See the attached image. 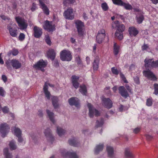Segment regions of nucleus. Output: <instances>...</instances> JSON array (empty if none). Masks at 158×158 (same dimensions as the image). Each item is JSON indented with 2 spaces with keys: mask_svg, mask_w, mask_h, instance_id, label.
<instances>
[{
  "mask_svg": "<svg viewBox=\"0 0 158 158\" xmlns=\"http://www.w3.org/2000/svg\"><path fill=\"white\" fill-rule=\"evenodd\" d=\"M149 49V46L147 44H144L142 46V50L143 51H148Z\"/></svg>",
  "mask_w": 158,
  "mask_h": 158,
  "instance_id": "603ef678",
  "label": "nucleus"
},
{
  "mask_svg": "<svg viewBox=\"0 0 158 158\" xmlns=\"http://www.w3.org/2000/svg\"><path fill=\"white\" fill-rule=\"evenodd\" d=\"M60 59L62 61H70L72 59V56L70 51L63 50L60 53Z\"/></svg>",
  "mask_w": 158,
  "mask_h": 158,
  "instance_id": "f03ea898",
  "label": "nucleus"
},
{
  "mask_svg": "<svg viewBox=\"0 0 158 158\" xmlns=\"http://www.w3.org/2000/svg\"><path fill=\"white\" fill-rule=\"evenodd\" d=\"M0 17L2 19H3L4 20H9L10 19L9 18H8L4 15H1Z\"/></svg>",
  "mask_w": 158,
  "mask_h": 158,
  "instance_id": "0e129e2a",
  "label": "nucleus"
},
{
  "mask_svg": "<svg viewBox=\"0 0 158 158\" xmlns=\"http://www.w3.org/2000/svg\"><path fill=\"white\" fill-rule=\"evenodd\" d=\"M75 2V0H64L63 3L64 6H67L69 4L73 3Z\"/></svg>",
  "mask_w": 158,
  "mask_h": 158,
  "instance_id": "58836bf2",
  "label": "nucleus"
},
{
  "mask_svg": "<svg viewBox=\"0 0 158 158\" xmlns=\"http://www.w3.org/2000/svg\"><path fill=\"white\" fill-rule=\"evenodd\" d=\"M143 74L145 77L153 81L157 80V78L155 74L149 70L144 71Z\"/></svg>",
  "mask_w": 158,
  "mask_h": 158,
  "instance_id": "9d476101",
  "label": "nucleus"
},
{
  "mask_svg": "<svg viewBox=\"0 0 158 158\" xmlns=\"http://www.w3.org/2000/svg\"><path fill=\"white\" fill-rule=\"evenodd\" d=\"M105 36V31L104 29H102L99 31L96 37L97 42L99 44L102 43L103 41Z\"/></svg>",
  "mask_w": 158,
  "mask_h": 158,
  "instance_id": "6e6552de",
  "label": "nucleus"
},
{
  "mask_svg": "<svg viewBox=\"0 0 158 158\" xmlns=\"http://www.w3.org/2000/svg\"><path fill=\"white\" fill-rule=\"evenodd\" d=\"M33 31V35L36 38H40L43 34L42 29L37 26L34 27Z\"/></svg>",
  "mask_w": 158,
  "mask_h": 158,
  "instance_id": "ddd939ff",
  "label": "nucleus"
},
{
  "mask_svg": "<svg viewBox=\"0 0 158 158\" xmlns=\"http://www.w3.org/2000/svg\"><path fill=\"white\" fill-rule=\"evenodd\" d=\"M15 26H16L15 24H10L8 26L7 28L9 30L10 33L12 37H16L17 35V30L13 28Z\"/></svg>",
  "mask_w": 158,
  "mask_h": 158,
  "instance_id": "4468645a",
  "label": "nucleus"
},
{
  "mask_svg": "<svg viewBox=\"0 0 158 158\" xmlns=\"http://www.w3.org/2000/svg\"><path fill=\"white\" fill-rule=\"evenodd\" d=\"M43 27L44 29L49 32H52L55 29V25L53 24L52 22L48 20H46L44 22Z\"/></svg>",
  "mask_w": 158,
  "mask_h": 158,
  "instance_id": "39448f33",
  "label": "nucleus"
},
{
  "mask_svg": "<svg viewBox=\"0 0 158 158\" xmlns=\"http://www.w3.org/2000/svg\"><path fill=\"white\" fill-rule=\"evenodd\" d=\"M120 75L121 78L122 79V80L124 81V82L125 83H128L127 81L126 80L125 77L124 75L121 73H120Z\"/></svg>",
  "mask_w": 158,
  "mask_h": 158,
  "instance_id": "6e6d98bb",
  "label": "nucleus"
},
{
  "mask_svg": "<svg viewBox=\"0 0 158 158\" xmlns=\"http://www.w3.org/2000/svg\"><path fill=\"white\" fill-rule=\"evenodd\" d=\"M10 127L6 123L1 124L0 125V132L2 136L4 137L9 131Z\"/></svg>",
  "mask_w": 158,
  "mask_h": 158,
  "instance_id": "1a4fd4ad",
  "label": "nucleus"
},
{
  "mask_svg": "<svg viewBox=\"0 0 158 158\" xmlns=\"http://www.w3.org/2000/svg\"><path fill=\"white\" fill-rule=\"evenodd\" d=\"M154 94L156 95L158 94V84L155 83L154 85Z\"/></svg>",
  "mask_w": 158,
  "mask_h": 158,
  "instance_id": "3c124183",
  "label": "nucleus"
},
{
  "mask_svg": "<svg viewBox=\"0 0 158 158\" xmlns=\"http://www.w3.org/2000/svg\"><path fill=\"white\" fill-rule=\"evenodd\" d=\"M134 79L135 82L137 84L139 83V79L138 77L136 76L135 77H134Z\"/></svg>",
  "mask_w": 158,
  "mask_h": 158,
  "instance_id": "69168bd1",
  "label": "nucleus"
},
{
  "mask_svg": "<svg viewBox=\"0 0 158 158\" xmlns=\"http://www.w3.org/2000/svg\"><path fill=\"white\" fill-rule=\"evenodd\" d=\"M18 139V141L19 143H22L23 141V139L21 137V136H19L18 137H17Z\"/></svg>",
  "mask_w": 158,
  "mask_h": 158,
  "instance_id": "774afa93",
  "label": "nucleus"
},
{
  "mask_svg": "<svg viewBox=\"0 0 158 158\" xmlns=\"http://www.w3.org/2000/svg\"><path fill=\"white\" fill-rule=\"evenodd\" d=\"M15 19L20 29L24 30L27 28L28 24L26 21L24 19L18 16L15 17Z\"/></svg>",
  "mask_w": 158,
  "mask_h": 158,
  "instance_id": "20e7f679",
  "label": "nucleus"
},
{
  "mask_svg": "<svg viewBox=\"0 0 158 158\" xmlns=\"http://www.w3.org/2000/svg\"><path fill=\"white\" fill-rule=\"evenodd\" d=\"M102 105L105 107L109 109L112 106L113 103L109 98H105L102 97Z\"/></svg>",
  "mask_w": 158,
  "mask_h": 158,
  "instance_id": "f8f14e48",
  "label": "nucleus"
},
{
  "mask_svg": "<svg viewBox=\"0 0 158 158\" xmlns=\"http://www.w3.org/2000/svg\"><path fill=\"white\" fill-rule=\"evenodd\" d=\"M11 130L12 132L17 137L19 136H21L22 131L19 128L15 127H14L12 128Z\"/></svg>",
  "mask_w": 158,
  "mask_h": 158,
  "instance_id": "393cba45",
  "label": "nucleus"
},
{
  "mask_svg": "<svg viewBox=\"0 0 158 158\" xmlns=\"http://www.w3.org/2000/svg\"><path fill=\"white\" fill-rule=\"evenodd\" d=\"M6 94V92L3 88L2 87H0V96L4 97Z\"/></svg>",
  "mask_w": 158,
  "mask_h": 158,
  "instance_id": "8fccbe9b",
  "label": "nucleus"
},
{
  "mask_svg": "<svg viewBox=\"0 0 158 158\" xmlns=\"http://www.w3.org/2000/svg\"><path fill=\"white\" fill-rule=\"evenodd\" d=\"M103 145L102 144H99L97 145L95 149V153L98 154L99 152L102 151L103 149Z\"/></svg>",
  "mask_w": 158,
  "mask_h": 158,
  "instance_id": "c756f323",
  "label": "nucleus"
},
{
  "mask_svg": "<svg viewBox=\"0 0 158 158\" xmlns=\"http://www.w3.org/2000/svg\"><path fill=\"white\" fill-rule=\"evenodd\" d=\"M152 104V98L148 99L146 101V105L148 106H151Z\"/></svg>",
  "mask_w": 158,
  "mask_h": 158,
  "instance_id": "de8ad7c7",
  "label": "nucleus"
},
{
  "mask_svg": "<svg viewBox=\"0 0 158 158\" xmlns=\"http://www.w3.org/2000/svg\"><path fill=\"white\" fill-rule=\"evenodd\" d=\"M47 57L52 60L55 59L56 56V52L54 49H51L49 50L47 53Z\"/></svg>",
  "mask_w": 158,
  "mask_h": 158,
  "instance_id": "412c9836",
  "label": "nucleus"
},
{
  "mask_svg": "<svg viewBox=\"0 0 158 158\" xmlns=\"http://www.w3.org/2000/svg\"><path fill=\"white\" fill-rule=\"evenodd\" d=\"M46 112L50 120L53 123H55V120L54 119V114L52 112L50 111L49 110H47Z\"/></svg>",
  "mask_w": 158,
  "mask_h": 158,
  "instance_id": "c85d7f7f",
  "label": "nucleus"
},
{
  "mask_svg": "<svg viewBox=\"0 0 158 158\" xmlns=\"http://www.w3.org/2000/svg\"><path fill=\"white\" fill-rule=\"evenodd\" d=\"M44 133L47 140L51 141H52L53 140L54 138L51 134L49 129L47 128L45 130Z\"/></svg>",
  "mask_w": 158,
  "mask_h": 158,
  "instance_id": "4be33fe9",
  "label": "nucleus"
},
{
  "mask_svg": "<svg viewBox=\"0 0 158 158\" xmlns=\"http://www.w3.org/2000/svg\"><path fill=\"white\" fill-rule=\"evenodd\" d=\"M65 131L62 128L57 127V132L60 136H61L65 134Z\"/></svg>",
  "mask_w": 158,
  "mask_h": 158,
  "instance_id": "f704fd0d",
  "label": "nucleus"
},
{
  "mask_svg": "<svg viewBox=\"0 0 158 158\" xmlns=\"http://www.w3.org/2000/svg\"><path fill=\"white\" fill-rule=\"evenodd\" d=\"M79 91L82 94L86 95L87 91L85 86L84 85H81L80 87Z\"/></svg>",
  "mask_w": 158,
  "mask_h": 158,
  "instance_id": "473e14b6",
  "label": "nucleus"
},
{
  "mask_svg": "<svg viewBox=\"0 0 158 158\" xmlns=\"http://www.w3.org/2000/svg\"><path fill=\"white\" fill-rule=\"evenodd\" d=\"M2 79L4 82H6L7 81V77L4 75H3L2 76Z\"/></svg>",
  "mask_w": 158,
  "mask_h": 158,
  "instance_id": "680f3d73",
  "label": "nucleus"
},
{
  "mask_svg": "<svg viewBox=\"0 0 158 158\" xmlns=\"http://www.w3.org/2000/svg\"><path fill=\"white\" fill-rule=\"evenodd\" d=\"M12 54L14 56H16L19 53L18 51L16 49H13L12 52Z\"/></svg>",
  "mask_w": 158,
  "mask_h": 158,
  "instance_id": "13d9d810",
  "label": "nucleus"
},
{
  "mask_svg": "<svg viewBox=\"0 0 158 158\" xmlns=\"http://www.w3.org/2000/svg\"><path fill=\"white\" fill-rule=\"evenodd\" d=\"M113 3L116 5L121 6L123 2L122 0H112Z\"/></svg>",
  "mask_w": 158,
  "mask_h": 158,
  "instance_id": "a18cd8bd",
  "label": "nucleus"
},
{
  "mask_svg": "<svg viewBox=\"0 0 158 158\" xmlns=\"http://www.w3.org/2000/svg\"><path fill=\"white\" fill-rule=\"evenodd\" d=\"M79 77L78 76H73L72 77V82L74 87L76 89H77L79 86V84L77 82Z\"/></svg>",
  "mask_w": 158,
  "mask_h": 158,
  "instance_id": "5701e85b",
  "label": "nucleus"
},
{
  "mask_svg": "<svg viewBox=\"0 0 158 158\" xmlns=\"http://www.w3.org/2000/svg\"><path fill=\"white\" fill-rule=\"evenodd\" d=\"M129 32L131 36H135L138 33V31L134 27H129Z\"/></svg>",
  "mask_w": 158,
  "mask_h": 158,
  "instance_id": "bb28decb",
  "label": "nucleus"
},
{
  "mask_svg": "<svg viewBox=\"0 0 158 158\" xmlns=\"http://www.w3.org/2000/svg\"><path fill=\"white\" fill-rule=\"evenodd\" d=\"M124 155L126 158H132L133 157L131 152L128 148L125 149Z\"/></svg>",
  "mask_w": 158,
  "mask_h": 158,
  "instance_id": "b1692460",
  "label": "nucleus"
},
{
  "mask_svg": "<svg viewBox=\"0 0 158 158\" xmlns=\"http://www.w3.org/2000/svg\"><path fill=\"white\" fill-rule=\"evenodd\" d=\"M10 149L11 150H14L16 148V146L15 145V142L13 140L11 141L9 144Z\"/></svg>",
  "mask_w": 158,
  "mask_h": 158,
  "instance_id": "79ce46f5",
  "label": "nucleus"
},
{
  "mask_svg": "<svg viewBox=\"0 0 158 158\" xmlns=\"http://www.w3.org/2000/svg\"><path fill=\"white\" fill-rule=\"evenodd\" d=\"M69 143L70 145L74 146H76V140L75 138L69 139Z\"/></svg>",
  "mask_w": 158,
  "mask_h": 158,
  "instance_id": "37998d69",
  "label": "nucleus"
},
{
  "mask_svg": "<svg viewBox=\"0 0 158 158\" xmlns=\"http://www.w3.org/2000/svg\"><path fill=\"white\" fill-rule=\"evenodd\" d=\"M87 106L89 110V115L90 118H93L94 115L98 116L100 115L99 112L90 103H88Z\"/></svg>",
  "mask_w": 158,
  "mask_h": 158,
  "instance_id": "423d86ee",
  "label": "nucleus"
},
{
  "mask_svg": "<svg viewBox=\"0 0 158 158\" xmlns=\"http://www.w3.org/2000/svg\"><path fill=\"white\" fill-rule=\"evenodd\" d=\"M44 0H39L40 6V8L42 9L45 15H48L49 14V10L47 6L44 3Z\"/></svg>",
  "mask_w": 158,
  "mask_h": 158,
  "instance_id": "dca6fc26",
  "label": "nucleus"
},
{
  "mask_svg": "<svg viewBox=\"0 0 158 158\" xmlns=\"http://www.w3.org/2000/svg\"><path fill=\"white\" fill-rule=\"evenodd\" d=\"M3 153L6 158H12V156L11 154L8 152V148H6L4 149Z\"/></svg>",
  "mask_w": 158,
  "mask_h": 158,
  "instance_id": "72a5a7b5",
  "label": "nucleus"
},
{
  "mask_svg": "<svg viewBox=\"0 0 158 158\" xmlns=\"http://www.w3.org/2000/svg\"><path fill=\"white\" fill-rule=\"evenodd\" d=\"M106 151L109 157L112 158L114 156V149L112 147L107 146L106 148Z\"/></svg>",
  "mask_w": 158,
  "mask_h": 158,
  "instance_id": "a878e982",
  "label": "nucleus"
},
{
  "mask_svg": "<svg viewBox=\"0 0 158 158\" xmlns=\"http://www.w3.org/2000/svg\"><path fill=\"white\" fill-rule=\"evenodd\" d=\"M120 24V23L118 21L113 22L111 24L112 27L113 28L117 29Z\"/></svg>",
  "mask_w": 158,
  "mask_h": 158,
  "instance_id": "ea45409f",
  "label": "nucleus"
},
{
  "mask_svg": "<svg viewBox=\"0 0 158 158\" xmlns=\"http://www.w3.org/2000/svg\"><path fill=\"white\" fill-rule=\"evenodd\" d=\"M49 85L51 87H53L52 85L46 82L45 83L43 88V90L44 93L45 97L48 99H50L51 94L49 92L48 90V86Z\"/></svg>",
  "mask_w": 158,
  "mask_h": 158,
  "instance_id": "2eb2a0df",
  "label": "nucleus"
},
{
  "mask_svg": "<svg viewBox=\"0 0 158 158\" xmlns=\"http://www.w3.org/2000/svg\"><path fill=\"white\" fill-rule=\"evenodd\" d=\"M114 48V53L115 55H117L119 51V46L116 43L114 42V44L113 46Z\"/></svg>",
  "mask_w": 158,
  "mask_h": 158,
  "instance_id": "2f4dec72",
  "label": "nucleus"
},
{
  "mask_svg": "<svg viewBox=\"0 0 158 158\" xmlns=\"http://www.w3.org/2000/svg\"><path fill=\"white\" fill-rule=\"evenodd\" d=\"M118 90L120 94L123 97L126 98L129 96V94L125 89L124 86H121L119 87Z\"/></svg>",
  "mask_w": 158,
  "mask_h": 158,
  "instance_id": "aec40b11",
  "label": "nucleus"
},
{
  "mask_svg": "<svg viewBox=\"0 0 158 158\" xmlns=\"http://www.w3.org/2000/svg\"><path fill=\"white\" fill-rule=\"evenodd\" d=\"M145 66L146 68L158 67V60L154 61L153 59L146 58L145 60Z\"/></svg>",
  "mask_w": 158,
  "mask_h": 158,
  "instance_id": "7ed1b4c3",
  "label": "nucleus"
},
{
  "mask_svg": "<svg viewBox=\"0 0 158 158\" xmlns=\"http://www.w3.org/2000/svg\"><path fill=\"white\" fill-rule=\"evenodd\" d=\"M121 6H124L127 10H131L132 8V6L129 3H125L123 2Z\"/></svg>",
  "mask_w": 158,
  "mask_h": 158,
  "instance_id": "4c0bfd02",
  "label": "nucleus"
},
{
  "mask_svg": "<svg viewBox=\"0 0 158 158\" xmlns=\"http://www.w3.org/2000/svg\"><path fill=\"white\" fill-rule=\"evenodd\" d=\"M74 23L79 35H82L85 31L84 23L79 20H75Z\"/></svg>",
  "mask_w": 158,
  "mask_h": 158,
  "instance_id": "f257e3e1",
  "label": "nucleus"
},
{
  "mask_svg": "<svg viewBox=\"0 0 158 158\" xmlns=\"http://www.w3.org/2000/svg\"><path fill=\"white\" fill-rule=\"evenodd\" d=\"M63 15L66 19L72 20L74 18L73 9L71 8H68L65 11Z\"/></svg>",
  "mask_w": 158,
  "mask_h": 158,
  "instance_id": "9b49d317",
  "label": "nucleus"
},
{
  "mask_svg": "<svg viewBox=\"0 0 158 158\" xmlns=\"http://www.w3.org/2000/svg\"><path fill=\"white\" fill-rule=\"evenodd\" d=\"M10 63L13 68L15 69H19L22 66L21 62L16 59L12 60L10 61Z\"/></svg>",
  "mask_w": 158,
  "mask_h": 158,
  "instance_id": "a211bd4d",
  "label": "nucleus"
},
{
  "mask_svg": "<svg viewBox=\"0 0 158 158\" xmlns=\"http://www.w3.org/2000/svg\"><path fill=\"white\" fill-rule=\"evenodd\" d=\"M140 131V129L139 128H136L134 129L133 130L135 134L138 133Z\"/></svg>",
  "mask_w": 158,
  "mask_h": 158,
  "instance_id": "338daca9",
  "label": "nucleus"
},
{
  "mask_svg": "<svg viewBox=\"0 0 158 158\" xmlns=\"http://www.w3.org/2000/svg\"><path fill=\"white\" fill-rule=\"evenodd\" d=\"M62 155L64 156H69L70 158H78V156L75 152H66L65 150H63L61 152Z\"/></svg>",
  "mask_w": 158,
  "mask_h": 158,
  "instance_id": "6ab92c4d",
  "label": "nucleus"
},
{
  "mask_svg": "<svg viewBox=\"0 0 158 158\" xmlns=\"http://www.w3.org/2000/svg\"><path fill=\"white\" fill-rule=\"evenodd\" d=\"M37 8L36 4L35 3H33L31 6L30 7V9L32 11H34Z\"/></svg>",
  "mask_w": 158,
  "mask_h": 158,
  "instance_id": "5fc2aeb1",
  "label": "nucleus"
},
{
  "mask_svg": "<svg viewBox=\"0 0 158 158\" xmlns=\"http://www.w3.org/2000/svg\"><path fill=\"white\" fill-rule=\"evenodd\" d=\"M53 105L55 108L58 107V98L56 97L53 96L52 98Z\"/></svg>",
  "mask_w": 158,
  "mask_h": 158,
  "instance_id": "7c9ffc66",
  "label": "nucleus"
},
{
  "mask_svg": "<svg viewBox=\"0 0 158 158\" xmlns=\"http://www.w3.org/2000/svg\"><path fill=\"white\" fill-rule=\"evenodd\" d=\"M111 70L113 74L116 75H118L120 72L119 70H117V69L114 67L112 68Z\"/></svg>",
  "mask_w": 158,
  "mask_h": 158,
  "instance_id": "c03bdc74",
  "label": "nucleus"
},
{
  "mask_svg": "<svg viewBox=\"0 0 158 158\" xmlns=\"http://www.w3.org/2000/svg\"><path fill=\"white\" fill-rule=\"evenodd\" d=\"M3 112L4 113H7L9 111V109L6 106H5L2 109Z\"/></svg>",
  "mask_w": 158,
  "mask_h": 158,
  "instance_id": "bf43d9fd",
  "label": "nucleus"
},
{
  "mask_svg": "<svg viewBox=\"0 0 158 158\" xmlns=\"http://www.w3.org/2000/svg\"><path fill=\"white\" fill-rule=\"evenodd\" d=\"M145 136L147 139L148 140H151L153 138V137L152 136L148 134H146L145 135Z\"/></svg>",
  "mask_w": 158,
  "mask_h": 158,
  "instance_id": "052dcab7",
  "label": "nucleus"
},
{
  "mask_svg": "<svg viewBox=\"0 0 158 158\" xmlns=\"http://www.w3.org/2000/svg\"><path fill=\"white\" fill-rule=\"evenodd\" d=\"M99 59L98 57H96L94 59L93 63V68L94 70H97L98 68V64Z\"/></svg>",
  "mask_w": 158,
  "mask_h": 158,
  "instance_id": "cd10ccee",
  "label": "nucleus"
},
{
  "mask_svg": "<svg viewBox=\"0 0 158 158\" xmlns=\"http://www.w3.org/2000/svg\"><path fill=\"white\" fill-rule=\"evenodd\" d=\"M123 32L116 31L115 33V36L119 40H121L123 38Z\"/></svg>",
  "mask_w": 158,
  "mask_h": 158,
  "instance_id": "e433bc0d",
  "label": "nucleus"
},
{
  "mask_svg": "<svg viewBox=\"0 0 158 158\" xmlns=\"http://www.w3.org/2000/svg\"><path fill=\"white\" fill-rule=\"evenodd\" d=\"M45 40L46 43L48 45H50L51 44V42L50 38L48 36H46L45 37Z\"/></svg>",
  "mask_w": 158,
  "mask_h": 158,
  "instance_id": "864d4df0",
  "label": "nucleus"
},
{
  "mask_svg": "<svg viewBox=\"0 0 158 158\" xmlns=\"http://www.w3.org/2000/svg\"><path fill=\"white\" fill-rule=\"evenodd\" d=\"M69 102L71 105H74L77 107H78L80 106L79 101L77 98L72 97L69 99Z\"/></svg>",
  "mask_w": 158,
  "mask_h": 158,
  "instance_id": "f3484780",
  "label": "nucleus"
},
{
  "mask_svg": "<svg viewBox=\"0 0 158 158\" xmlns=\"http://www.w3.org/2000/svg\"><path fill=\"white\" fill-rule=\"evenodd\" d=\"M47 64V62L46 61H44L43 60H40L34 65L33 67L36 69L44 71V68L46 66Z\"/></svg>",
  "mask_w": 158,
  "mask_h": 158,
  "instance_id": "0eeeda50",
  "label": "nucleus"
},
{
  "mask_svg": "<svg viewBox=\"0 0 158 158\" xmlns=\"http://www.w3.org/2000/svg\"><path fill=\"white\" fill-rule=\"evenodd\" d=\"M125 29V27L124 25L120 24L118 27L117 28V31H123Z\"/></svg>",
  "mask_w": 158,
  "mask_h": 158,
  "instance_id": "a19ab883",
  "label": "nucleus"
},
{
  "mask_svg": "<svg viewBox=\"0 0 158 158\" xmlns=\"http://www.w3.org/2000/svg\"><path fill=\"white\" fill-rule=\"evenodd\" d=\"M104 123V121L103 119H101V121L100 123H99L98 121L96 122V125L98 127H100L102 126Z\"/></svg>",
  "mask_w": 158,
  "mask_h": 158,
  "instance_id": "4d7b16f0",
  "label": "nucleus"
},
{
  "mask_svg": "<svg viewBox=\"0 0 158 158\" xmlns=\"http://www.w3.org/2000/svg\"><path fill=\"white\" fill-rule=\"evenodd\" d=\"M144 19V16L142 15L139 14L137 15L136 19L137 22L138 23L140 24L141 23Z\"/></svg>",
  "mask_w": 158,
  "mask_h": 158,
  "instance_id": "c9c22d12",
  "label": "nucleus"
},
{
  "mask_svg": "<svg viewBox=\"0 0 158 158\" xmlns=\"http://www.w3.org/2000/svg\"><path fill=\"white\" fill-rule=\"evenodd\" d=\"M25 35L23 33H20L18 37V39L20 41H23L25 38Z\"/></svg>",
  "mask_w": 158,
  "mask_h": 158,
  "instance_id": "09e8293b",
  "label": "nucleus"
},
{
  "mask_svg": "<svg viewBox=\"0 0 158 158\" xmlns=\"http://www.w3.org/2000/svg\"><path fill=\"white\" fill-rule=\"evenodd\" d=\"M75 61L77 62V64H80L81 63V59L79 56H76L75 58Z\"/></svg>",
  "mask_w": 158,
  "mask_h": 158,
  "instance_id": "e2e57ef3",
  "label": "nucleus"
},
{
  "mask_svg": "<svg viewBox=\"0 0 158 158\" xmlns=\"http://www.w3.org/2000/svg\"><path fill=\"white\" fill-rule=\"evenodd\" d=\"M101 7L102 9L104 11H106L108 9V6L106 3H103L102 4Z\"/></svg>",
  "mask_w": 158,
  "mask_h": 158,
  "instance_id": "49530a36",
  "label": "nucleus"
}]
</instances>
